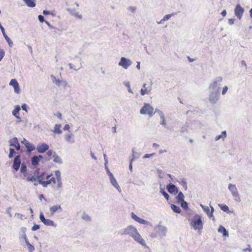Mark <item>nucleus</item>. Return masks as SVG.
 <instances>
[{"instance_id": "nucleus-45", "label": "nucleus", "mask_w": 252, "mask_h": 252, "mask_svg": "<svg viewBox=\"0 0 252 252\" xmlns=\"http://www.w3.org/2000/svg\"><path fill=\"white\" fill-rule=\"evenodd\" d=\"M219 206L220 208L224 212H227L229 210L228 207L226 205L219 204Z\"/></svg>"}, {"instance_id": "nucleus-55", "label": "nucleus", "mask_w": 252, "mask_h": 252, "mask_svg": "<svg viewBox=\"0 0 252 252\" xmlns=\"http://www.w3.org/2000/svg\"><path fill=\"white\" fill-rule=\"evenodd\" d=\"M131 217L132 219H133L134 220H135L136 222L139 219L138 217H137L134 213H132L131 214Z\"/></svg>"}, {"instance_id": "nucleus-8", "label": "nucleus", "mask_w": 252, "mask_h": 252, "mask_svg": "<svg viewBox=\"0 0 252 252\" xmlns=\"http://www.w3.org/2000/svg\"><path fill=\"white\" fill-rule=\"evenodd\" d=\"M132 63V62L129 59L121 57L118 63V65L124 69H127Z\"/></svg>"}, {"instance_id": "nucleus-42", "label": "nucleus", "mask_w": 252, "mask_h": 252, "mask_svg": "<svg viewBox=\"0 0 252 252\" xmlns=\"http://www.w3.org/2000/svg\"><path fill=\"white\" fill-rule=\"evenodd\" d=\"M82 219L86 221H90L91 220V217L88 214L85 213L82 214Z\"/></svg>"}, {"instance_id": "nucleus-13", "label": "nucleus", "mask_w": 252, "mask_h": 252, "mask_svg": "<svg viewBox=\"0 0 252 252\" xmlns=\"http://www.w3.org/2000/svg\"><path fill=\"white\" fill-rule=\"evenodd\" d=\"M110 182L112 186L115 188L119 192L122 191L121 188L119 186L117 180L115 178L114 175L109 177Z\"/></svg>"}, {"instance_id": "nucleus-25", "label": "nucleus", "mask_w": 252, "mask_h": 252, "mask_svg": "<svg viewBox=\"0 0 252 252\" xmlns=\"http://www.w3.org/2000/svg\"><path fill=\"white\" fill-rule=\"evenodd\" d=\"M43 158L42 156H34L32 158L31 162L32 165H37L39 164V162L40 159Z\"/></svg>"}, {"instance_id": "nucleus-40", "label": "nucleus", "mask_w": 252, "mask_h": 252, "mask_svg": "<svg viewBox=\"0 0 252 252\" xmlns=\"http://www.w3.org/2000/svg\"><path fill=\"white\" fill-rule=\"evenodd\" d=\"M176 198L178 200V202H181L184 200V195L181 191H180L178 193V195L176 196Z\"/></svg>"}, {"instance_id": "nucleus-35", "label": "nucleus", "mask_w": 252, "mask_h": 252, "mask_svg": "<svg viewBox=\"0 0 252 252\" xmlns=\"http://www.w3.org/2000/svg\"><path fill=\"white\" fill-rule=\"evenodd\" d=\"M160 192L164 196V197L165 198V199L167 200H169V196L168 194L165 192V189L161 187V185H160Z\"/></svg>"}, {"instance_id": "nucleus-43", "label": "nucleus", "mask_w": 252, "mask_h": 252, "mask_svg": "<svg viewBox=\"0 0 252 252\" xmlns=\"http://www.w3.org/2000/svg\"><path fill=\"white\" fill-rule=\"evenodd\" d=\"M137 222L140 224H145V225H149L150 224V222H149L144 219L140 218Z\"/></svg>"}, {"instance_id": "nucleus-16", "label": "nucleus", "mask_w": 252, "mask_h": 252, "mask_svg": "<svg viewBox=\"0 0 252 252\" xmlns=\"http://www.w3.org/2000/svg\"><path fill=\"white\" fill-rule=\"evenodd\" d=\"M152 90V88L151 85L149 86H147V85L146 83H144L142 88L140 90V94L142 95H144L145 94H148L150 93L151 91Z\"/></svg>"}, {"instance_id": "nucleus-44", "label": "nucleus", "mask_w": 252, "mask_h": 252, "mask_svg": "<svg viewBox=\"0 0 252 252\" xmlns=\"http://www.w3.org/2000/svg\"><path fill=\"white\" fill-rule=\"evenodd\" d=\"M124 85L127 88L128 92L129 93H130L131 94H133V92H132V91L131 90V89L130 88V83L129 82H128V81L124 82Z\"/></svg>"}, {"instance_id": "nucleus-58", "label": "nucleus", "mask_w": 252, "mask_h": 252, "mask_svg": "<svg viewBox=\"0 0 252 252\" xmlns=\"http://www.w3.org/2000/svg\"><path fill=\"white\" fill-rule=\"evenodd\" d=\"M5 52L3 49H0V61L3 59Z\"/></svg>"}, {"instance_id": "nucleus-12", "label": "nucleus", "mask_w": 252, "mask_h": 252, "mask_svg": "<svg viewBox=\"0 0 252 252\" xmlns=\"http://www.w3.org/2000/svg\"><path fill=\"white\" fill-rule=\"evenodd\" d=\"M244 12V9L240 4H237L234 9V13L239 20L241 19Z\"/></svg>"}, {"instance_id": "nucleus-48", "label": "nucleus", "mask_w": 252, "mask_h": 252, "mask_svg": "<svg viewBox=\"0 0 252 252\" xmlns=\"http://www.w3.org/2000/svg\"><path fill=\"white\" fill-rule=\"evenodd\" d=\"M159 123L161 125L165 127L167 126V122L165 119V117L161 118Z\"/></svg>"}, {"instance_id": "nucleus-27", "label": "nucleus", "mask_w": 252, "mask_h": 252, "mask_svg": "<svg viewBox=\"0 0 252 252\" xmlns=\"http://www.w3.org/2000/svg\"><path fill=\"white\" fill-rule=\"evenodd\" d=\"M68 11L70 12V13L75 17L76 19H78L79 20H81L83 18L82 15L79 12L74 11H71L69 9H68Z\"/></svg>"}, {"instance_id": "nucleus-26", "label": "nucleus", "mask_w": 252, "mask_h": 252, "mask_svg": "<svg viewBox=\"0 0 252 252\" xmlns=\"http://www.w3.org/2000/svg\"><path fill=\"white\" fill-rule=\"evenodd\" d=\"M227 135L226 131H223L221 132V134L218 135H217L215 138V141H218L220 139H221L222 140H224V139L226 138Z\"/></svg>"}, {"instance_id": "nucleus-33", "label": "nucleus", "mask_w": 252, "mask_h": 252, "mask_svg": "<svg viewBox=\"0 0 252 252\" xmlns=\"http://www.w3.org/2000/svg\"><path fill=\"white\" fill-rule=\"evenodd\" d=\"M28 6L30 7H34L35 6V0H24Z\"/></svg>"}, {"instance_id": "nucleus-17", "label": "nucleus", "mask_w": 252, "mask_h": 252, "mask_svg": "<svg viewBox=\"0 0 252 252\" xmlns=\"http://www.w3.org/2000/svg\"><path fill=\"white\" fill-rule=\"evenodd\" d=\"M9 85L13 87L16 93L19 94L20 93L19 85L16 79H12L9 83Z\"/></svg>"}, {"instance_id": "nucleus-20", "label": "nucleus", "mask_w": 252, "mask_h": 252, "mask_svg": "<svg viewBox=\"0 0 252 252\" xmlns=\"http://www.w3.org/2000/svg\"><path fill=\"white\" fill-rule=\"evenodd\" d=\"M20 156H16L14 158L13 167L16 170L18 171L21 164Z\"/></svg>"}, {"instance_id": "nucleus-34", "label": "nucleus", "mask_w": 252, "mask_h": 252, "mask_svg": "<svg viewBox=\"0 0 252 252\" xmlns=\"http://www.w3.org/2000/svg\"><path fill=\"white\" fill-rule=\"evenodd\" d=\"M25 147L27 148V151L29 152H31L32 151H33L35 149V147L33 145V144H32V143H31L30 142H29L28 143H27V144L25 146Z\"/></svg>"}, {"instance_id": "nucleus-31", "label": "nucleus", "mask_w": 252, "mask_h": 252, "mask_svg": "<svg viewBox=\"0 0 252 252\" xmlns=\"http://www.w3.org/2000/svg\"><path fill=\"white\" fill-rule=\"evenodd\" d=\"M218 232L222 233L223 236H228V232L226 229L222 226L220 225L218 228Z\"/></svg>"}, {"instance_id": "nucleus-53", "label": "nucleus", "mask_w": 252, "mask_h": 252, "mask_svg": "<svg viewBox=\"0 0 252 252\" xmlns=\"http://www.w3.org/2000/svg\"><path fill=\"white\" fill-rule=\"evenodd\" d=\"M104 167H105V168L106 171V173H107L108 177H110L113 175V173H111V171H110V170L109 169L108 165H104Z\"/></svg>"}, {"instance_id": "nucleus-61", "label": "nucleus", "mask_w": 252, "mask_h": 252, "mask_svg": "<svg viewBox=\"0 0 252 252\" xmlns=\"http://www.w3.org/2000/svg\"><path fill=\"white\" fill-rule=\"evenodd\" d=\"M45 23H46V24L47 25V26L48 27V28L50 29H55V28L52 26L50 24V23L47 21H45Z\"/></svg>"}, {"instance_id": "nucleus-62", "label": "nucleus", "mask_w": 252, "mask_h": 252, "mask_svg": "<svg viewBox=\"0 0 252 252\" xmlns=\"http://www.w3.org/2000/svg\"><path fill=\"white\" fill-rule=\"evenodd\" d=\"M15 216H16L18 218L23 220V215L21 214H20L19 213H16L15 215Z\"/></svg>"}, {"instance_id": "nucleus-29", "label": "nucleus", "mask_w": 252, "mask_h": 252, "mask_svg": "<svg viewBox=\"0 0 252 252\" xmlns=\"http://www.w3.org/2000/svg\"><path fill=\"white\" fill-rule=\"evenodd\" d=\"M61 125L60 124H56L54 127L53 132L56 134H61L62 133V131L61 129Z\"/></svg>"}, {"instance_id": "nucleus-6", "label": "nucleus", "mask_w": 252, "mask_h": 252, "mask_svg": "<svg viewBox=\"0 0 252 252\" xmlns=\"http://www.w3.org/2000/svg\"><path fill=\"white\" fill-rule=\"evenodd\" d=\"M220 92L209 90V95L208 97V99L211 103H216L220 99Z\"/></svg>"}, {"instance_id": "nucleus-36", "label": "nucleus", "mask_w": 252, "mask_h": 252, "mask_svg": "<svg viewBox=\"0 0 252 252\" xmlns=\"http://www.w3.org/2000/svg\"><path fill=\"white\" fill-rule=\"evenodd\" d=\"M171 208L172 210L175 213H180L181 210L180 209L179 206H177L174 204H172L171 205Z\"/></svg>"}, {"instance_id": "nucleus-15", "label": "nucleus", "mask_w": 252, "mask_h": 252, "mask_svg": "<svg viewBox=\"0 0 252 252\" xmlns=\"http://www.w3.org/2000/svg\"><path fill=\"white\" fill-rule=\"evenodd\" d=\"M51 78L52 82L58 86H63L65 87L67 85V83L65 81L60 80V79H57L55 76L53 75H51Z\"/></svg>"}, {"instance_id": "nucleus-4", "label": "nucleus", "mask_w": 252, "mask_h": 252, "mask_svg": "<svg viewBox=\"0 0 252 252\" xmlns=\"http://www.w3.org/2000/svg\"><path fill=\"white\" fill-rule=\"evenodd\" d=\"M154 111V108L150 104L145 103L140 110V114L141 115H147L149 117H152L155 114Z\"/></svg>"}, {"instance_id": "nucleus-54", "label": "nucleus", "mask_w": 252, "mask_h": 252, "mask_svg": "<svg viewBox=\"0 0 252 252\" xmlns=\"http://www.w3.org/2000/svg\"><path fill=\"white\" fill-rule=\"evenodd\" d=\"M54 154H56V152H54L53 150H48V151L46 153L47 155L49 157H50L51 156H52L53 157Z\"/></svg>"}, {"instance_id": "nucleus-50", "label": "nucleus", "mask_w": 252, "mask_h": 252, "mask_svg": "<svg viewBox=\"0 0 252 252\" xmlns=\"http://www.w3.org/2000/svg\"><path fill=\"white\" fill-rule=\"evenodd\" d=\"M228 90V88L227 86H224L222 89L221 94L222 95H224L226 94V93H227Z\"/></svg>"}, {"instance_id": "nucleus-19", "label": "nucleus", "mask_w": 252, "mask_h": 252, "mask_svg": "<svg viewBox=\"0 0 252 252\" xmlns=\"http://www.w3.org/2000/svg\"><path fill=\"white\" fill-rule=\"evenodd\" d=\"M64 138L67 143L73 144L75 142V140L73 138V134L70 131L66 133L64 136Z\"/></svg>"}, {"instance_id": "nucleus-14", "label": "nucleus", "mask_w": 252, "mask_h": 252, "mask_svg": "<svg viewBox=\"0 0 252 252\" xmlns=\"http://www.w3.org/2000/svg\"><path fill=\"white\" fill-rule=\"evenodd\" d=\"M49 146L45 143L39 144L36 147V150L39 153L42 154L49 150Z\"/></svg>"}, {"instance_id": "nucleus-24", "label": "nucleus", "mask_w": 252, "mask_h": 252, "mask_svg": "<svg viewBox=\"0 0 252 252\" xmlns=\"http://www.w3.org/2000/svg\"><path fill=\"white\" fill-rule=\"evenodd\" d=\"M68 65L69 66V68L70 69H72L74 70H79V69H80L81 67H82V63H81V61L80 59L78 60V63H76V64H73V63H69L68 64Z\"/></svg>"}, {"instance_id": "nucleus-32", "label": "nucleus", "mask_w": 252, "mask_h": 252, "mask_svg": "<svg viewBox=\"0 0 252 252\" xmlns=\"http://www.w3.org/2000/svg\"><path fill=\"white\" fill-rule=\"evenodd\" d=\"M53 158V161L55 162L58 163L59 164H62L63 163V161H62L61 158L60 156H59L56 153L54 154Z\"/></svg>"}, {"instance_id": "nucleus-7", "label": "nucleus", "mask_w": 252, "mask_h": 252, "mask_svg": "<svg viewBox=\"0 0 252 252\" xmlns=\"http://www.w3.org/2000/svg\"><path fill=\"white\" fill-rule=\"evenodd\" d=\"M200 206L203 209V211L206 213V214L207 215L209 218L212 219V220H215V217L214 216V208L210 206H208L206 205H202L200 204Z\"/></svg>"}, {"instance_id": "nucleus-52", "label": "nucleus", "mask_w": 252, "mask_h": 252, "mask_svg": "<svg viewBox=\"0 0 252 252\" xmlns=\"http://www.w3.org/2000/svg\"><path fill=\"white\" fill-rule=\"evenodd\" d=\"M134 184L138 186H142L145 185V183L140 180L136 181Z\"/></svg>"}, {"instance_id": "nucleus-46", "label": "nucleus", "mask_w": 252, "mask_h": 252, "mask_svg": "<svg viewBox=\"0 0 252 252\" xmlns=\"http://www.w3.org/2000/svg\"><path fill=\"white\" fill-rule=\"evenodd\" d=\"M181 206L184 210H187L188 208V203L184 200L181 201Z\"/></svg>"}, {"instance_id": "nucleus-57", "label": "nucleus", "mask_w": 252, "mask_h": 252, "mask_svg": "<svg viewBox=\"0 0 252 252\" xmlns=\"http://www.w3.org/2000/svg\"><path fill=\"white\" fill-rule=\"evenodd\" d=\"M11 207H8L6 209V213L8 215L9 217L10 218H11L12 217V214L11 213Z\"/></svg>"}, {"instance_id": "nucleus-30", "label": "nucleus", "mask_w": 252, "mask_h": 252, "mask_svg": "<svg viewBox=\"0 0 252 252\" xmlns=\"http://www.w3.org/2000/svg\"><path fill=\"white\" fill-rule=\"evenodd\" d=\"M61 210V207L60 205H53L50 208V210L51 212L52 215H54V213L58 210Z\"/></svg>"}, {"instance_id": "nucleus-59", "label": "nucleus", "mask_w": 252, "mask_h": 252, "mask_svg": "<svg viewBox=\"0 0 252 252\" xmlns=\"http://www.w3.org/2000/svg\"><path fill=\"white\" fill-rule=\"evenodd\" d=\"M40 228V226L38 224H34L32 228V231H36L39 229Z\"/></svg>"}, {"instance_id": "nucleus-23", "label": "nucleus", "mask_w": 252, "mask_h": 252, "mask_svg": "<svg viewBox=\"0 0 252 252\" xmlns=\"http://www.w3.org/2000/svg\"><path fill=\"white\" fill-rule=\"evenodd\" d=\"M27 229L25 227H22L20 228V231H19V238L20 239H23L26 242V240H28L27 237V235L26 234Z\"/></svg>"}, {"instance_id": "nucleus-18", "label": "nucleus", "mask_w": 252, "mask_h": 252, "mask_svg": "<svg viewBox=\"0 0 252 252\" xmlns=\"http://www.w3.org/2000/svg\"><path fill=\"white\" fill-rule=\"evenodd\" d=\"M9 142L10 146L15 147L17 150H20V146L16 137L11 139Z\"/></svg>"}, {"instance_id": "nucleus-3", "label": "nucleus", "mask_w": 252, "mask_h": 252, "mask_svg": "<svg viewBox=\"0 0 252 252\" xmlns=\"http://www.w3.org/2000/svg\"><path fill=\"white\" fill-rule=\"evenodd\" d=\"M223 81V78L221 76L216 77L209 84L208 89L209 90L220 92V86Z\"/></svg>"}, {"instance_id": "nucleus-9", "label": "nucleus", "mask_w": 252, "mask_h": 252, "mask_svg": "<svg viewBox=\"0 0 252 252\" xmlns=\"http://www.w3.org/2000/svg\"><path fill=\"white\" fill-rule=\"evenodd\" d=\"M156 229L157 234L159 237L162 238L166 236L168 230L166 226L158 224L156 226Z\"/></svg>"}, {"instance_id": "nucleus-2", "label": "nucleus", "mask_w": 252, "mask_h": 252, "mask_svg": "<svg viewBox=\"0 0 252 252\" xmlns=\"http://www.w3.org/2000/svg\"><path fill=\"white\" fill-rule=\"evenodd\" d=\"M190 225L194 230L197 231L198 233L200 234L203 227L202 217L196 214L191 220Z\"/></svg>"}, {"instance_id": "nucleus-47", "label": "nucleus", "mask_w": 252, "mask_h": 252, "mask_svg": "<svg viewBox=\"0 0 252 252\" xmlns=\"http://www.w3.org/2000/svg\"><path fill=\"white\" fill-rule=\"evenodd\" d=\"M56 183H57V188L58 189H60L63 188V184L62 180H56Z\"/></svg>"}, {"instance_id": "nucleus-64", "label": "nucleus", "mask_w": 252, "mask_h": 252, "mask_svg": "<svg viewBox=\"0 0 252 252\" xmlns=\"http://www.w3.org/2000/svg\"><path fill=\"white\" fill-rule=\"evenodd\" d=\"M38 20L40 22H45L44 17L41 15L38 16Z\"/></svg>"}, {"instance_id": "nucleus-56", "label": "nucleus", "mask_w": 252, "mask_h": 252, "mask_svg": "<svg viewBox=\"0 0 252 252\" xmlns=\"http://www.w3.org/2000/svg\"><path fill=\"white\" fill-rule=\"evenodd\" d=\"M9 151H10V152H9V154L8 155V157L9 158H11L13 157V155L15 154V151L13 149H11V148L10 149Z\"/></svg>"}, {"instance_id": "nucleus-5", "label": "nucleus", "mask_w": 252, "mask_h": 252, "mask_svg": "<svg viewBox=\"0 0 252 252\" xmlns=\"http://www.w3.org/2000/svg\"><path fill=\"white\" fill-rule=\"evenodd\" d=\"M228 189L230 191L234 199L236 201L240 202V197L236 185L232 184H229Z\"/></svg>"}, {"instance_id": "nucleus-21", "label": "nucleus", "mask_w": 252, "mask_h": 252, "mask_svg": "<svg viewBox=\"0 0 252 252\" xmlns=\"http://www.w3.org/2000/svg\"><path fill=\"white\" fill-rule=\"evenodd\" d=\"M167 189L170 193L174 195L177 194L178 192L177 188L172 184H170L167 186Z\"/></svg>"}, {"instance_id": "nucleus-10", "label": "nucleus", "mask_w": 252, "mask_h": 252, "mask_svg": "<svg viewBox=\"0 0 252 252\" xmlns=\"http://www.w3.org/2000/svg\"><path fill=\"white\" fill-rule=\"evenodd\" d=\"M39 219L44 225L47 226H51L54 227L57 226V224L55 223L53 220L50 219H45L43 214L41 212L39 215Z\"/></svg>"}, {"instance_id": "nucleus-38", "label": "nucleus", "mask_w": 252, "mask_h": 252, "mask_svg": "<svg viewBox=\"0 0 252 252\" xmlns=\"http://www.w3.org/2000/svg\"><path fill=\"white\" fill-rule=\"evenodd\" d=\"M25 243L28 247L29 252H33L34 251V247L29 242L28 240H26Z\"/></svg>"}, {"instance_id": "nucleus-39", "label": "nucleus", "mask_w": 252, "mask_h": 252, "mask_svg": "<svg viewBox=\"0 0 252 252\" xmlns=\"http://www.w3.org/2000/svg\"><path fill=\"white\" fill-rule=\"evenodd\" d=\"M154 113H157L158 115V116H159V117L160 118V119L161 118L165 117V115H164L163 112L162 111H161L160 110L156 108L155 109V111Z\"/></svg>"}, {"instance_id": "nucleus-1", "label": "nucleus", "mask_w": 252, "mask_h": 252, "mask_svg": "<svg viewBox=\"0 0 252 252\" xmlns=\"http://www.w3.org/2000/svg\"><path fill=\"white\" fill-rule=\"evenodd\" d=\"M121 235H128L131 237L136 243L140 245L144 248H148L145 240L139 233L137 228L132 225H129L123 229L121 232Z\"/></svg>"}, {"instance_id": "nucleus-11", "label": "nucleus", "mask_w": 252, "mask_h": 252, "mask_svg": "<svg viewBox=\"0 0 252 252\" xmlns=\"http://www.w3.org/2000/svg\"><path fill=\"white\" fill-rule=\"evenodd\" d=\"M25 177H27L28 181L31 182L33 183L34 185L37 186L39 184V179H41V176H35L28 174L24 175Z\"/></svg>"}, {"instance_id": "nucleus-37", "label": "nucleus", "mask_w": 252, "mask_h": 252, "mask_svg": "<svg viewBox=\"0 0 252 252\" xmlns=\"http://www.w3.org/2000/svg\"><path fill=\"white\" fill-rule=\"evenodd\" d=\"M20 109L21 108L19 106H16L12 112V115L15 117L17 116H19V112Z\"/></svg>"}, {"instance_id": "nucleus-63", "label": "nucleus", "mask_w": 252, "mask_h": 252, "mask_svg": "<svg viewBox=\"0 0 252 252\" xmlns=\"http://www.w3.org/2000/svg\"><path fill=\"white\" fill-rule=\"evenodd\" d=\"M103 157L105 161L104 165H108V161L105 154H103Z\"/></svg>"}, {"instance_id": "nucleus-51", "label": "nucleus", "mask_w": 252, "mask_h": 252, "mask_svg": "<svg viewBox=\"0 0 252 252\" xmlns=\"http://www.w3.org/2000/svg\"><path fill=\"white\" fill-rule=\"evenodd\" d=\"M132 158L130 159L131 161H133V160L139 157V155L134 152V149L132 150Z\"/></svg>"}, {"instance_id": "nucleus-22", "label": "nucleus", "mask_w": 252, "mask_h": 252, "mask_svg": "<svg viewBox=\"0 0 252 252\" xmlns=\"http://www.w3.org/2000/svg\"><path fill=\"white\" fill-rule=\"evenodd\" d=\"M52 182H53L54 184H56V180L55 177H52L47 181H42V179H39V184L41 185L44 187H47V186L50 184Z\"/></svg>"}, {"instance_id": "nucleus-41", "label": "nucleus", "mask_w": 252, "mask_h": 252, "mask_svg": "<svg viewBox=\"0 0 252 252\" xmlns=\"http://www.w3.org/2000/svg\"><path fill=\"white\" fill-rule=\"evenodd\" d=\"M55 175L56 180H62L61 173L59 170H56L55 171Z\"/></svg>"}, {"instance_id": "nucleus-49", "label": "nucleus", "mask_w": 252, "mask_h": 252, "mask_svg": "<svg viewBox=\"0 0 252 252\" xmlns=\"http://www.w3.org/2000/svg\"><path fill=\"white\" fill-rule=\"evenodd\" d=\"M27 170V166L25 164L23 163L21 165V168H20V171L22 173H24L25 174H26V172Z\"/></svg>"}, {"instance_id": "nucleus-60", "label": "nucleus", "mask_w": 252, "mask_h": 252, "mask_svg": "<svg viewBox=\"0 0 252 252\" xmlns=\"http://www.w3.org/2000/svg\"><path fill=\"white\" fill-rule=\"evenodd\" d=\"M155 155L154 153L150 154H145L143 157L144 158H150L152 157Z\"/></svg>"}, {"instance_id": "nucleus-28", "label": "nucleus", "mask_w": 252, "mask_h": 252, "mask_svg": "<svg viewBox=\"0 0 252 252\" xmlns=\"http://www.w3.org/2000/svg\"><path fill=\"white\" fill-rule=\"evenodd\" d=\"M174 15V13L167 14V15H165L160 21H158L157 23L158 24H162L165 21L169 20Z\"/></svg>"}]
</instances>
